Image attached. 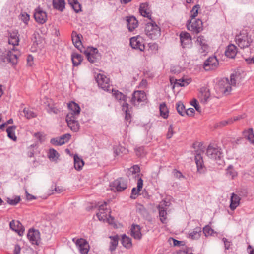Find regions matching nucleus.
Instances as JSON below:
<instances>
[{"instance_id": "1", "label": "nucleus", "mask_w": 254, "mask_h": 254, "mask_svg": "<svg viewBox=\"0 0 254 254\" xmlns=\"http://www.w3.org/2000/svg\"><path fill=\"white\" fill-rule=\"evenodd\" d=\"M244 77V73L240 71L233 72L230 75V80L227 78H224L219 81L216 86V90L219 93L228 95L232 90V87L239 86Z\"/></svg>"}, {"instance_id": "2", "label": "nucleus", "mask_w": 254, "mask_h": 254, "mask_svg": "<svg viewBox=\"0 0 254 254\" xmlns=\"http://www.w3.org/2000/svg\"><path fill=\"white\" fill-rule=\"evenodd\" d=\"M106 202H104L99 206V212L96 215L100 221H106L109 224H114V218L110 215L111 211L106 208Z\"/></svg>"}, {"instance_id": "3", "label": "nucleus", "mask_w": 254, "mask_h": 254, "mask_svg": "<svg viewBox=\"0 0 254 254\" xmlns=\"http://www.w3.org/2000/svg\"><path fill=\"white\" fill-rule=\"evenodd\" d=\"M145 33L150 39L156 40L161 35L160 28L154 22L147 23L145 25Z\"/></svg>"}, {"instance_id": "4", "label": "nucleus", "mask_w": 254, "mask_h": 254, "mask_svg": "<svg viewBox=\"0 0 254 254\" xmlns=\"http://www.w3.org/2000/svg\"><path fill=\"white\" fill-rule=\"evenodd\" d=\"M206 155L212 160L219 161L218 164H220L221 158L223 157V153L221 148L214 144H210L206 150Z\"/></svg>"}, {"instance_id": "5", "label": "nucleus", "mask_w": 254, "mask_h": 254, "mask_svg": "<svg viewBox=\"0 0 254 254\" xmlns=\"http://www.w3.org/2000/svg\"><path fill=\"white\" fill-rule=\"evenodd\" d=\"M235 41L241 49L248 47L253 41L251 36L245 32H241L236 36Z\"/></svg>"}, {"instance_id": "6", "label": "nucleus", "mask_w": 254, "mask_h": 254, "mask_svg": "<svg viewBox=\"0 0 254 254\" xmlns=\"http://www.w3.org/2000/svg\"><path fill=\"white\" fill-rule=\"evenodd\" d=\"M147 100L146 94L143 91H135L132 94L130 102L134 106H138L141 102H145Z\"/></svg>"}, {"instance_id": "7", "label": "nucleus", "mask_w": 254, "mask_h": 254, "mask_svg": "<svg viewBox=\"0 0 254 254\" xmlns=\"http://www.w3.org/2000/svg\"><path fill=\"white\" fill-rule=\"evenodd\" d=\"M202 24V21L199 19H191L190 22L187 24V28L190 31L198 33L203 29Z\"/></svg>"}, {"instance_id": "8", "label": "nucleus", "mask_w": 254, "mask_h": 254, "mask_svg": "<svg viewBox=\"0 0 254 254\" xmlns=\"http://www.w3.org/2000/svg\"><path fill=\"white\" fill-rule=\"evenodd\" d=\"M96 80L99 86L103 90L107 91H111L109 79L102 74L97 75Z\"/></svg>"}, {"instance_id": "9", "label": "nucleus", "mask_w": 254, "mask_h": 254, "mask_svg": "<svg viewBox=\"0 0 254 254\" xmlns=\"http://www.w3.org/2000/svg\"><path fill=\"white\" fill-rule=\"evenodd\" d=\"M76 119L77 117H73L72 114H68L66 117L68 126L73 132L78 131L80 128L79 124Z\"/></svg>"}, {"instance_id": "10", "label": "nucleus", "mask_w": 254, "mask_h": 254, "mask_svg": "<svg viewBox=\"0 0 254 254\" xmlns=\"http://www.w3.org/2000/svg\"><path fill=\"white\" fill-rule=\"evenodd\" d=\"M111 187L114 191H122L127 187V180L122 178L117 179L112 183Z\"/></svg>"}, {"instance_id": "11", "label": "nucleus", "mask_w": 254, "mask_h": 254, "mask_svg": "<svg viewBox=\"0 0 254 254\" xmlns=\"http://www.w3.org/2000/svg\"><path fill=\"white\" fill-rule=\"evenodd\" d=\"M219 65V63L216 57H211L208 58L204 63L203 66L205 70H214Z\"/></svg>"}, {"instance_id": "12", "label": "nucleus", "mask_w": 254, "mask_h": 254, "mask_svg": "<svg viewBox=\"0 0 254 254\" xmlns=\"http://www.w3.org/2000/svg\"><path fill=\"white\" fill-rule=\"evenodd\" d=\"M84 53L86 55L88 61L90 63L96 62L99 56L97 49L93 47H88L84 51Z\"/></svg>"}, {"instance_id": "13", "label": "nucleus", "mask_w": 254, "mask_h": 254, "mask_svg": "<svg viewBox=\"0 0 254 254\" xmlns=\"http://www.w3.org/2000/svg\"><path fill=\"white\" fill-rule=\"evenodd\" d=\"M27 238L33 245H38L40 243V232L37 230L30 229L27 233Z\"/></svg>"}, {"instance_id": "14", "label": "nucleus", "mask_w": 254, "mask_h": 254, "mask_svg": "<svg viewBox=\"0 0 254 254\" xmlns=\"http://www.w3.org/2000/svg\"><path fill=\"white\" fill-rule=\"evenodd\" d=\"M34 17L36 21L40 24H44L47 20L46 12L39 7L35 10Z\"/></svg>"}, {"instance_id": "15", "label": "nucleus", "mask_w": 254, "mask_h": 254, "mask_svg": "<svg viewBox=\"0 0 254 254\" xmlns=\"http://www.w3.org/2000/svg\"><path fill=\"white\" fill-rule=\"evenodd\" d=\"M130 45L133 49H138L143 51L145 46L142 43V38L140 36L133 37L130 39Z\"/></svg>"}, {"instance_id": "16", "label": "nucleus", "mask_w": 254, "mask_h": 254, "mask_svg": "<svg viewBox=\"0 0 254 254\" xmlns=\"http://www.w3.org/2000/svg\"><path fill=\"white\" fill-rule=\"evenodd\" d=\"M19 55V51L13 47L12 51L7 52L5 59L8 63H11L12 65H15L17 63L18 57Z\"/></svg>"}, {"instance_id": "17", "label": "nucleus", "mask_w": 254, "mask_h": 254, "mask_svg": "<svg viewBox=\"0 0 254 254\" xmlns=\"http://www.w3.org/2000/svg\"><path fill=\"white\" fill-rule=\"evenodd\" d=\"M76 245L82 254H87L89 250V246L85 239L82 238L77 239Z\"/></svg>"}, {"instance_id": "18", "label": "nucleus", "mask_w": 254, "mask_h": 254, "mask_svg": "<svg viewBox=\"0 0 254 254\" xmlns=\"http://www.w3.org/2000/svg\"><path fill=\"white\" fill-rule=\"evenodd\" d=\"M180 39L181 45L183 48L190 47L192 41L190 34L186 32H182L180 34Z\"/></svg>"}, {"instance_id": "19", "label": "nucleus", "mask_w": 254, "mask_h": 254, "mask_svg": "<svg viewBox=\"0 0 254 254\" xmlns=\"http://www.w3.org/2000/svg\"><path fill=\"white\" fill-rule=\"evenodd\" d=\"M10 228L16 232L20 236L23 235L24 228L19 221L12 220L9 224Z\"/></svg>"}, {"instance_id": "20", "label": "nucleus", "mask_w": 254, "mask_h": 254, "mask_svg": "<svg viewBox=\"0 0 254 254\" xmlns=\"http://www.w3.org/2000/svg\"><path fill=\"white\" fill-rule=\"evenodd\" d=\"M139 12L142 16L148 18L149 19L151 20V11L147 3H141L140 4L139 7Z\"/></svg>"}, {"instance_id": "21", "label": "nucleus", "mask_w": 254, "mask_h": 254, "mask_svg": "<svg viewBox=\"0 0 254 254\" xmlns=\"http://www.w3.org/2000/svg\"><path fill=\"white\" fill-rule=\"evenodd\" d=\"M68 107L70 110L68 114H72L73 117H77L80 112L79 106L74 102H71L68 104Z\"/></svg>"}, {"instance_id": "22", "label": "nucleus", "mask_w": 254, "mask_h": 254, "mask_svg": "<svg viewBox=\"0 0 254 254\" xmlns=\"http://www.w3.org/2000/svg\"><path fill=\"white\" fill-rule=\"evenodd\" d=\"M127 26L129 31H133L138 26V21L133 16L127 17Z\"/></svg>"}, {"instance_id": "23", "label": "nucleus", "mask_w": 254, "mask_h": 254, "mask_svg": "<svg viewBox=\"0 0 254 254\" xmlns=\"http://www.w3.org/2000/svg\"><path fill=\"white\" fill-rule=\"evenodd\" d=\"M165 205V206H168V203L165 201L163 202L162 204L159 205L158 206V210L159 213V216L160 218V221L163 223H166V215H167V211L166 209L163 207V205Z\"/></svg>"}, {"instance_id": "24", "label": "nucleus", "mask_w": 254, "mask_h": 254, "mask_svg": "<svg viewBox=\"0 0 254 254\" xmlns=\"http://www.w3.org/2000/svg\"><path fill=\"white\" fill-rule=\"evenodd\" d=\"M131 235L135 239L141 238V228L138 225H132L130 229Z\"/></svg>"}, {"instance_id": "25", "label": "nucleus", "mask_w": 254, "mask_h": 254, "mask_svg": "<svg viewBox=\"0 0 254 254\" xmlns=\"http://www.w3.org/2000/svg\"><path fill=\"white\" fill-rule=\"evenodd\" d=\"M240 197L237 194L233 193L230 198V208L234 210L240 204Z\"/></svg>"}, {"instance_id": "26", "label": "nucleus", "mask_w": 254, "mask_h": 254, "mask_svg": "<svg viewBox=\"0 0 254 254\" xmlns=\"http://www.w3.org/2000/svg\"><path fill=\"white\" fill-rule=\"evenodd\" d=\"M245 61L249 64L254 63V47L245 52L243 55Z\"/></svg>"}, {"instance_id": "27", "label": "nucleus", "mask_w": 254, "mask_h": 254, "mask_svg": "<svg viewBox=\"0 0 254 254\" xmlns=\"http://www.w3.org/2000/svg\"><path fill=\"white\" fill-rule=\"evenodd\" d=\"M71 36L73 45L75 47L79 49L80 46L82 45L81 38L82 37V36L80 34H77L75 31H73Z\"/></svg>"}, {"instance_id": "28", "label": "nucleus", "mask_w": 254, "mask_h": 254, "mask_svg": "<svg viewBox=\"0 0 254 254\" xmlns=\"http://www.w3.org/2000/svg\"><path fill=\"white\" fill-rule=\"evenodd\" d=\"M111 90H112L113 95L115 96V98L120 102L122 106L123 104L125 105V103H127V97L118 90H114L113 88L111 89Z\"/></svg>"}, {"instance_id": "29", "label": "nucleus", "mask_w": 254, "mask_h": 254, "mask_svg": "<svg viewBox=\"0 0 254 254\" xmlns=\"http://www.w3.org/2000/svg\"><path fill=\"white\" fill-rule=\"evenodd\" d=\"M236 47L233 44L228 46L225 53V55L229 58H234L237 53Z\"/></svg>"}, {"instance_id": "30", "label": "nucleus", "mask_w": 254, "mask_h": 254, "mask_svg": "<svg viewBox=\"0 0 254 254\" xmlns=\"http://www.w3.org/2000/svg\"><path fill=\"white\" fill-rule=\"evenodd\" d=\"M110 239L109 249L111 252L115 251L118 246L119 237L118 235L109 236Z\"/></svg>"}, {"instance_id": "31", "label": "nucleus", "mask_w": 254, "mask_h": 254, "mask_svg": "<svg viewBox=\"0 0 254 254\" xmlns=\"http://www.w3.org/2000/svg\"><path fill=\"white\" fill-rule=\"evenodd\" d=\"M210 93L209 90L206 88L201 89L199 95V97L201 100V102L205 103L207 102L208 99L210 97Z\"/></svg>"}, {"instance_id": "32", "label": "nucleus", "mask_w": 254, "mask_h": 254, "mask_svg": "<svg viewBox=\"0 0 254 254\" xmlns=\"http://www.w3.org/2000/svg\"><path fill=\"white\" fill-rule=\"evenodd\" d=\"M197 44L199 45L202 49L201 52H204L208 48V45L206 43V41L204 36H199L198 37L196 41Z\"/></svg>"}, {"instance_id": "33", "label": "nucleus", "mask_w": 254, "mask_h": 254, "mask_svg": "<svg viewBox=\"0 0 254 254\" xmlns=\"http://www.w3.org/2000/svg\"><path fill=\"white\" fill-rule=\"evenodd\" d=\"M200 153L201 151H196V155L195 156V161L198 170L202 168L203 165V161Z\"/></svg>"}, {"instance_id": "34", "label": "nucleus", "mask_w": 254, "mask_h": 254, "mask_svg": "<svg viewBox=\"0 0 254 254\" xmlns=\"http://www.w3.org/2000/svg\"><path fill=\"white\" fill-rule=\"evenodd\" d=\"M16 129V126H11L6 129L8 137L13 141H16L17 137L15 135V130Z\"/></svg>"}, {"instance_id": "35", "label": "nucleus", "mask_w": 254, "mask_h": 254, "mask_svg": "<svg viewBox=\"0 0 254 254\" xmlns=\"http://www.w3.org/2000/svg\"><path fill=\"white\" fill-rule=\"evenodd\" d=\"M53 7L61 11L64 8V0H53Z\"/></svg>"}, {"instance_id": "36", "label": "nucleus", "mask_w": 254, "mask_h": 254, "mask_svg": "<svg viewBox=\"0 0 254 254\" xmlns=\"http://www.w3.org/2000/svg\"><path fill=\"white\" fill-rule=\"evenodd\" d=\"M72 63L74 66H78L80 64L83 58L80 54L73 53L71 56Z\"/></svg>"}, {"instance_id": "37", "label": "nucleus", "mask_w": 254, "mask_h": 254, "mask_svg": "<svg viewBox=\"0 0 254 254\" xmlns=\"http://www.w3.org/2000/svg\"><path fill=\"white\" fill-rule=\"evenodd\" d=\"M18 32L17 31L13 32L10 34L9 38V43L12 45L13 46L18 45L19 43V38L17 36Z\"/></svg>"}, {"instance_id": "38", "label": "nucleus", "mask_w": 254, "mask_h": 254, "mask_svg": "<svg viewBox=\"0 0 254 254\" xmlns=\"http://www.w3.org/2000/svg\"><path fill=\"white\" fill-rule=\"evenodd\" d=\"M74 164L75 168L78 170L81 169L84 164L83 160L79 158L77 155H75L74 156Z\"/></svg>"}, {"instance_id": "39", "label": "nucleus", "mask_w": 254, "mask_h": 254, "mask_svg": "<svg viewBox=\"0 0 254 254\" xmlns=\"http://www.w3.org/2000/svg\"><path fill=\"white\" fill-rule=\"evenodd\" d=\"M243 135L250 142L254 144V134L253 132V129L250 128L247 130L243 131Z\"/></svg>"}, {"instance_id": "40", "label": "nucleus", "mask_w": 254, "mask_h": 254, "mask_svg": "<svg viewBox=\"0 0 254 254\" xmlns=\"http://www.w3.org/2000/svg\"><path fill=\"white\" fill-rule=\"evenodd\" d=\"M201 229L200 227H196L193 230L189 233L190 237L192 239H198L201 235Z\"/></svg>"}, {"instance_id": "41", "label": "nucleus", "mask_w": 254, "mask_h": 254, "mask_svg": "<svg viewBox=\"0 0 254 254\" xmlns=\"http://www.w3.org/2000/svg\"><path fill=\"white\" fill-rule=\"evenodd\" d=\"M122 243L126 248H130L132 246L131 239L126 235H123L122 237Z\"/></svg>"}, {"instance_id": "42", "label": "nucleus", "mask_w": 254, "mask_h": 254, "mask_svg": "<svg viewBox=\"0 0 254 254\" xmlns=\"http://www.w3.org/2000/svg\"><path fill=\"white\" fill-rule=\"evenodd\" d=\"M68 3L72 7L74 10L78 13L81 10V5L77 0H68Z\"/></svg>"}, {"instance_id": "43", "label": "nucleus", "mask_w": 254, "mask_h": 254, "mask_svg": "<svg viewBox=\"0 0 254 254\" xmlns=\"http://www.w3.org/2000/svg\"><path fill=\"white\" fill-rule=\"evenodd\" d=\"M160 115L166 119L168 116V110L165 103H163L160 105L159 107Z\"/></svg>"}, {"instance_id": "44", "label": "nucleus", "mask_w": 254, "mask_h": 254, "mask_svg": "<svg viewBox=\"0 0 254 254\" xmlns=\"http://www.w3.org/2000/svg\"><path fill=\"white\" fill-rule=\"evenodd\" d=\"M23 112L24 114L25 117L28 119L34 118L36 116V114L29 109L25 108L23 109Z\"/></svg>"}, {"instance_id": "45", "label": "nucleus", "mask_w": 254, "mask_h": 254, "mask_svg": "<svg viewBox=\"0 0 254 254\" xmlns=\"http://www.w3.org/2000/svg\"><path fill=\"white\" fill-rule=\"evenodd\" d=\"M200 6L198 4H196L194 6L192 9L190 11V17L191 19H195V17L197 16L198 13V10L200 9Z\"/></svg>"}, {"instance_id": "46", "label": "nucleus", "mask_w": 254, "mask_h": 254, "mask_svg": "<svg viewBox=\"0 0 254 254\" xmlns=\"http://www.w3.org/2000/svg\"><path fill=\"white\" fill-rule=\"evenodd\" d=\"M176 108L178 113L183 116L185 115L186 109L185 106L182 102H179L176 104Z\"/></svg>"}, {"instance_id": "47", "label": "nucleus", "mask_w": 254, "mask_h": 254, "mask_svg": "<svg viewBox=\"0 0 254 254\" xmlns=\"http://www.w3.org/2000/svg\"><path fill=\"white\" fill-rule=\"evenodd\" d=\"M49 158L52 161H55L58 157V153L54 149H50L48 155Z\"/></svg>"}, {"instance_id": "48", "label": "nucleus", "mask_w": 254, "mask_h": 254, "mask_svg": "<svg viewBox=\"0 0 254 254\" xmlns=\"http://www.w3.org/2000/svg\"><path fill=\"white\" fill-rule=\"evenodd\" d=\"M227 175L229 177L233 178L237 176V172L234 169L233 167L229 166L227 169Z\"/></svg>"}, {"instance_id": "49", "label": "nucleus", "mask_w": 254, "mask_h": 254, "mask_svg": "<svg viewBox=\"0 0 254 254\" xmlns=\"http://www.w3.org/2000/svg\"><path fill=\"white\" fill-rule=\"evenodd\" d=\"M128 104L127 103H125V105L124 104L122 105V108H123L122 110L125 112V113H126L125 119L127 121L129 120L130 119V115L129 113L128 112L129 110H128Z\"/></svg>"}, {"instance_id": "50", "label": "nucleus", "mask_w": 254, "mask_h": 254, "mask_svg": "<svg viewBox=\"0 0 254 254\" xmlns=\"http://www.w3.org/2000/svg\"><path fill=\"white\" fill-rule=\"evenodd\" d=\"M20 200L19 196H16L14 198H7V202L8 204L11 205H16Z\"/></svg>"}, {"instance_id": "51", "label": "nucleus", "mask_w": 254, "mask_h": 254, "mask_svg": "<svg viewBox=\"0 0 254 254\" xmlns=\"http://www.w3.org/2000/svg\"><path fill=\"white\" fill-rule=\"evenodd\" d=\"M20 16L21 20L25 23H27L29 20V15L26 12L21 13Z\"/></svg>"}, {"instance_id": "52", "label": "nucleus", "mask_w": 254, "mask_h": 254, "mask_svg": "<svg viewBox=\"0 0 254 254\" xmlns=\"http://www.w3.org/2000/svg\"><path fill=\"white\" fill-rule=\"evenodd\" d=\"M139 171H140L139 167L138 165H135L133 166L129 169L127 174L128 175L130 174V173H131L132 174H135V173L139 172Z\"/></svg>"}, {"instance_id": "53", "label": "nucleus", "mask_w": 254, "mask_h": 254, "mask_svg": "<svg viewBox=\"0 0 254 254\" xmlns=\"http://www.w3.org/2000/svg\"><path fill=\"white\" fill-rule=\"evenodd\" d=\"M125 150V148L120 146H117L114 147V152L116 155H120L121 153Z\"/></svg>"}, {"instance_id": "54", "label": "nucleus", "mask_w": 254, "mask_h": 254, "mask_svg": "<svg viewBox=\"0 0 254 254\" xmlns=\"http://www.w3.org/2000/svg\"><path fill=\"white\" fill-rule=\"evenodd\" d=\"M213 232V230L209 226H206L203 228V233L206 236L211 235Z\"/></svg>"}, {"instance_id": "55", "label": "nucleus", "mask_w": 254, "mask_h": 254, "mask_svg": "<svg viewBox=\"0 0 254 254\" xmlns=\"http://www.w3.org/2000/svg\"><path fill=\"white\" fill-rule=\"evenodd\" d=\"M189 84V82L186 81L184 80L183 79H179V80H176V81L175 82V84L176 85H178L179 86H185Z\"/></svg>"}, {"instance_id": "56", "label": "nucleus", "mask_w": 254, "mask_h": 254, "mask_svg": "<svg viewBox=\"0 0 254 254\" xmlns=\"http://www.w3.org/2000/svg\"><path fill=\"white\" fill-rule=\"evenodd\" d=\"M174 133V132L173 131V126L172 124L170 125L168 129L167 133L166 134L167 138V139L171 138L172 137Z\"/></svg>"}, {"instance_id": "57", "label": "nucleus", "mask_w": 254, "mask_h": 254, "mask_svg": "<svg viewBox=\"0 0 254 254\" xmlns=\"http://www.w3.org/2000/svg\"><path fill=\"white\" fill-rule=\"evenodd\" d=\"M191 105L193 106L195 110L198 112L200 113L201 112V108L200 105H199L196 99H194L191 103Z\"/></svg>"}, {"instance_id": "58", "label": "nucleus", "mask_w": 254, "mask_h": 254, "mask_svg": "<svg viewBox=\"0 0 254 254\" xmlns=\"http://www.w3.org/2000/svg\"><path fill=\"white\" fill-rule=\"evenodd\" d=\"M137 210L141 214H142L144 216H146L147 215V212L146 210V209L142 205H140L138 208Z\"/></svg>"}, {"instance_id": "59", "label": "nucleus", "mask_w": 254, "mask_h": 254, "mask_svg": "<svg viewBox=\"0 0 254 254\" xmlns=\"http://www.w3.org/2000/svg\"><path fill=\"white\" fill-rule=\"evenodd\" d=\"M140 190H139L138 189H136L135 188H133L131 190V195L130 196V197L132 199H135V195H137Z\"/></svg>"}, {"instance_id": "60", "label": "nucleus", "mask_w": 254, "mask_h": 254, "mask_svg": "<svg viewBox=\"0 0 254 254\" xmlns=\"http://www.w3.org/2000/svg\"><path fill=\"white\" fill-rule=\"evenodd\" d=\"M222 241L223 242H224V246H225V249L226 250H228L231 245V242L229 241L226 238H223L222 239Z\"/></svg>"}, {"instance_id": "61", "label": "nucleus", "mask_w": 254, "mask_h": 254, "mask_svg": "<svg viewBox=\"0 0 254 254\" xmlns=\"http://www.w3.org/2000/svg\"><path fill=\"white\" fill-rule=\"evenodd\" d=\"M47 110L49 113H54L57 114L59 112V110L54 107H49Z\"/></svg>"}, {"instance_id": "62", "label": "nucleus", "mask_w": 254, "mask_h": 254, "mask_svg": "<svg viewBox=\"0 0 254 254\" xmlns=\"http://www.w3.org/2000/svg\"><path fill=\"white\" fill-rule=\"evenodd\" d=\"M185 114L188 116H191L193 115L194 113V110L193 108H190L186 110Z\"/></svg>"}, {"instance_id": "63", "label": "nucleus", "mask_w": 254, "mask_h": 254, "mask_svg": "<svg viewBox=\"0 0 254 254\" xmlns=\"http://www.w3.org/2000/svg\"><path fill=\"white\" fill-rule=\"evenodd\" d=\"M143 187V180L140 178L137 181V188L139 190H141Z\"/></svg>"}, {"instance_id": "64", "label": "nucleus", "mask_w": 254, "mask_h": 254, "mask_svg": "<svg viewBox=\"0 0 254 254\" xmlns=\"http://www.w3.org/2000/svg\"><path fill=\"white\" fill-rule=\"evenodd\" d=\"M71 135L69 134H64L61 137L65 141L67 142L70 138Z\"/></svg>"}]
</instances>
